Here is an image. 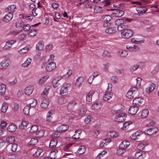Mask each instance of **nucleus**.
Here are the masks:
<instances>
[{
    "mask_svg": "<svg viewBox=\"0 0 159 159\" xmlns=\"http://www.w3.org/2000/svg\"><path fill=\"white\" fill-rule=\"evenodd\" d=\"M133 34V32L130 29L125 30L121 33L122 38L126 39H129L132 36Z\"/></svg>",
    "mask_w": 159,
    "mask_h": 159,
    "instance_id": "obj_1",
    "label": "nucleus"
},
{
    "mask_svg": "<svg viewBox=\"0 0 159 159\" xmlns=\"http://www.w3.org/2000/svg\"><path fill=\"white\" fill-rule=\"evenodd\" d=\"M70 85L69 84H64L60 90V94L62 96L66 95L68 93V88H70Z\"/></svg>",
    "mask_w": 159,
    "mask_h": 159,
    "instance_id": "obj_2",
    "label": "nucleus"
},
{
    "mask_svg": "<svg viewBox=\"0 0 159 159\" xmlns=\"http://www.w3.org/2000/svg\"><path fill=\"white\" fill-rule=\"evenodd\" d=\"M10 61L8 59L3 60L0 64V69H6L9 65Z\"/></svg>",
    "mask_w": 159,
    "mask_h": 159,
    "instance_id": "obj_3",
    "label": "nucleus"
},
{
    "mask_svg": "<svg viewBox=\"0 0 159 159\" xmlns=\"http://www.w3.org/2000/svg\"><path fill=\"white\" fill-rule=\"evenodd\" d=\"M56 67V64L53 62L49 63L46 67V70L48 72H51L54 70Z\"/></svg>",
    "mask_w": 159,
    "mask_h": 159,
    "instance_id": "obj_4",
    "label": "nucleus"
},
{
    "mask_svg": "<svg viewBox=\"0 0 159 159\" xmlns=\"http://www.w3.org/2000/svg\"><path fill=\"white\" fill-rule=\"evenodd\" d=\"M126 117L124 114H120L116 116L115 120L117 122H122L125 120Z\"/></svg>",
    "mask_w": 159,
    "mask_h": 159,
    "instance_id": "obj_5",
    "label": "nucleus"
},
{
    "mask_svg": "<svg viewBox=\"0 0 159 159\" xmlns=\"http://www.w3.org/2000/svg\"><path fill=\"white\" fill-rule=\"evenodd\" d=\"M146 156L145 152L138 151L135 154V157L137 159H143Z\"/></svg>",
    "mask_w": 159,
    "mask_h": 159,
    "instance_id": "obj_6",
    "label": "nucleus"
},
{
    "mask_svg": "<svg viewBox=\"0 0 159 159\" xmlns=\"http://www.w3.org/2000/svg\"><path fill=\"white\" fill-rule=\"evenodd\" d=\"M139 109L138 107L135 106H131L129 109L128 112L131 115H135Z\"/></svg>",
    "mask_w": 159,
    "mask_h": 159,
    "instance_id": "obj_7",
    "label": "nucleus"
},
{
    "mask_svg": "<svg viewBox=\"0 0 159 159\" xmlns=\"http://www.w3.org/2000/svg\"><path fill=\"white\" fill-rule=\"evenodd\" d=\"M143 134V132L141 131H137L132 134L130 138L132 139L137 140L139 139L140 135Z\"/></svg>",
    "mask_w": 159,
    "mask_h": 159,
    "instance_id": "obj_8",
    "label": "nucleus"
},
{
    "mask_svg": "<svg viewBox=\"0 0 159 159\" xmlns=\"http://www.w3.org/2000/svg\"><path fill=\"white\" fill-rule=\"evenodd\" d=\"M13 14L11 13H8L6 14L3 18V21L6 23L9 22L12 19Z\"/></svg>",
    "mask_w": 159,
    "mask_h": 159,
    "instance_id": "obj_9",
    "label": "nucleus"
},
{
    "mask_svg": "<svg viewBox=\"0 0 159 159\" xmlns=\"http://www.w3.org/2000/svg\"><path fill=\"white\" fill-rule=\"evenodd\" d=\"M143 101V99L141 97L136 98L133 100V104L134 106L138 107V106L140 105L141 103Z\"/></svg>",
    "mask_w": 159,
    "mask_h": 159,
    "instance_id": "obj_10",
    "label": "nucleus"
},
{
    "mask_svg": "<svg viewBox=\"0 0 159 159\" xmlns=\"http://www.w3.org/2000/svg\"><path fill=\"white\" fill-rule=\"evenodd\" d=\"M125 21L123 24H122L120 25L119 26H117V30L119 31H124L125 30H128V25H126L125 23Z\"/></svg>",
    "mask_w": 159,
    "mask_h": 159,
    "instance_id": "obj_11",
    "label": "nucleus"
},
{
    "mask_svg": "<svg viewBox=\"0 0 159 159\" xmlns=\"http://www.w3.org/2000/svg\"><path fill=\"white\" fill-rule=\"evenodd\" d=\"M68 128L67 125H62L59 126L57 129V131L59 132H64L67 130Z\"/></svg>",
    "mask_w": 159,
    "mask_h": 159,
    "instance_id": "obj_12",
    "label": "nucleus"
},
{
    "mask_svg": "<svg viewBox=\"0 0 159 159\" xmlns=\"http://www.w3.org/2000/svg\"><path fill=\"white\" fill-rule=\"evenodd\" d=\"M130 145V143L128 141L124 140L122 141L119 145V148L121 149H125Z\"/></svg>",
    "mask_w": 159,
    "mask_h": 159,
    "instance_id": "obj_13",
    "label": "nucleus"
},
{
    "mask_svg": "<svg viewBox=\"0 0 159 159\" xmlns=\"http://www.w3.org/2000/svg\"><path fill=\"white\" fill-rule=\"evenodd\" d=\"M112 96V93L106 91L105 93L103 96V99L105 101H107L111 98Z\"/></svg>",
    "mask_w": 159,
    "mask_h": 159,
    "instance_id": "obj_14",
    "label": "nucleus"
},
{
    "mask_svg": "<svg viewBox=\"0 0 159 159\" xmlns=\"http://www.w3.org/2000/svg\"><path fill=\"white\" fill-rule=\"evenodd\" d=\"M156 129L154 127H152L149 129H147L144 131V132L149 135H152L154 133H156Z\"/></svg>",
    "mask_w": 159,
    "mask_h": 159,
    "instance_id": "obj_15",
    "label": "nucleus"
},
{
    "mask_svg": "<svg viewBox=\"0 0 159 159\" xmlns=\"http://www.w3.org/2000/svg\"><path fill=\"white\" fill-rule=\"evenodd\" d=\"M108 137L111 138H115L118 137L119 136L118 133L114 131H111L108 133Z\"/></svg>",
    "mask_w": 159,
    "mask_h": 159,
    "instance_id": "obj_16",
    "label": "nucleus"
},
{
    "mask_svg": "<svg viewBox=\"0 0 159 159\" xmlns=\"http://www.w3.org/2000/svg\"><path fill=\"white\" fill-rule=\"evenodd\" d=\"M126 48L127 50L130 52L136 51L139 49V47L135 45H134L133 47L127 45Z\"/></svg>",
    "mask_w": 159,
    "mask_h": 159,
    "instance_id": "obj_17",
    "label": "nucleus"
},
{
    "mask_svg": "<svg viewBox=\"0 0 159 159\" xmlns=\"http://www.w3.org/2000/svg\"><path fill=\"white\" fill-rule=\"evenodd\" d=\"M33 91V88L31 86L27 87L25 89V93L27 95H30L32 93Z\"/></svg>",
    "mask_w": 159,
    "mask_h": 159,
    "instance_id": "obj_18",
    "label": "nucleus"
},
{
    "mask_svg": "<svg viewBox=\"0 0 159 159\" xmlns=\"http://www.w3.org/2000/svg\"><path fill=\"white\" fill-rule=\"evenodd\" d=\"M16 42V40H8L6 43L4 48L7 49H9L11 47L12 45Z\"/></svg>",
    "mask_w": 159,
    "mask_h": 159,
    "instance_id": "obj_19",
    "label": "nucleus"
},
{
    "mask_svg": "<svg viewBox=\"0 0 159 159\" xmlns=\"http://www.w3.org/2000/svg\"><path fill=\"white\" fill-rule=\"evenodd\" d=\"M125 12L122 10H119L116 13H112V15L113 16L116 17H120L122 16L124 14Z\"/></svg>",
    "mask_w": 159,
    "mask_h": 159,
    "instance_id": "obj_20",
    "label": "nucleus"
},
{
    "mask_svg": "<svg viewBox=\"0 0 159 159\" xmlns=\"http://www.w3.org/2000/svg\"><path fill=\"white\" fill-rule=\"evenodd\" d=\"M49 102L48 101V99H44L43 100L41 104V106L42 108H46L48 107Z\"/></svg>",
    "mask_w": 159,
    "mask_h": 159,
    "instance_id": "obj_21",
    "label": "nucleus"
},
{
    "mask_svg": "<svg viewBox=\"0 0 159 159\" xmlns=\"http://www.w3.org/2000/svg\"><path fill=\"white\" fill-rule=\"evenodd\" d=\"M155 85L154 84L152 83L150 84L146 89V92L147 93H149L152 92L155 89Z\"/></svg>",
    "mask_w": 159,
    "mask_h": 159,
    "instance_id": "obj_22",
    "label": "nucleus"
},
{
    "mask_svg": "<svg viewBox=\"0 0 159 159\" xmlns=\"http://www.w3.org/2000/svg\"><path fill=\"white\" fill-rule=\"evenodd\" d=\"M94 93V91H90L87 95L86 101L88 102H91L92 100V97L93 94Z\"/></svg>",
    "mask_w": 159,
    "mask_h": 159,
    "instance_id": "obj_23",
    "label": "nucleus"
},
{
    "mask_svg": "<svg viewBox=\"0 0 159 159\" xmlns=\"http://www.w3.org/2000/svg\"><path fill=\"white\" fill-rule=\"evenodd\" d=\"M59 80L60 79H58L57 77L53 80L52 81V85L54 88L57 87L60 85V83H58Z\"/></svg>",
    "mask_w": 159,
    "mask_h": 159,
    "instance_id": "obj_24",
    "label": "nucleus"
},
{
    "mask_svg": "<svg viewBox=\"0 0 159 159\" xmlns=\"http://www.w3.org/2000/svg\"><path fill=\"white\" fill-rule=\"evenodd\" d=\"M24 25L23 22L22 21H18L16 24V27L18 29L22 30L23 28Z\"/></svg>",
    "mask_w": 159,
    "mask_h": 159,
    "instance_id": "obj_25",
    "label": "nucleus"
},
{
    "mask_svg": "<svg viewBox=\"0 0 159 159\" xmlns=\"http://www.w3.org/2000/svg\"><path fill=\"white\" fill-rule=\"evenodd\" d=\"M58 152V150L55 149H53L51 150L49 154V157L52 159H54L56 157V153Z\"/></svg>",
    "mask_w": 159,
    "mask_h": 159,
    "instance_id": "obj_26",
    "label": "nucleus"
},
{
    "mask_svg": "<svg viewBox=\"0 0 159 159\" xmlns=\"http://www.w3.org/2000/svg\"><path fill=\"white\" fill-rule=\"evenodd\" d=\"M84 79L83 77H79L77 78L76 80L75 85L79 87L83 82Z\"/></svg>",
    "mask_w": 159,
    "mask_h": 159,
    "instance_id": "obj_27",
    "label": "nucleus"
},
{
    "mask_svg": "<svg viewBox=\"0 0 159 159\" xmlns=\"http://www.w3.org/2000/svg\"><path fill=\"white\" fill-rule=\"evenodd\" d=\"M101 104L99 102H96L92 105L91 108L94 110H98L100 108Z\"/></svg>",
    "mask_w": 159,
    "mask_h": 159,
    "instance_id": "obj_28",
    "label": "nucleus"
},
{
    "mask_svg": "<svg viewBox=\"0 0 159 159\" xmlns=\"http://www.w3.org/2000/svg\"><path fill=\"white\" fill-rule=\"evenodd\" d=\"M16 129V127L14 124H11L7 127V130L11 132H14Z\"/></svg>",
    "mask_w": 159,
    "mask_h": 159,
    "instance_id": "obj_29",
    "label": "nucleus"
},
{
    "mask_svg": "<svg viewBox=\"0 0 159 159\" xmlns=\"http://www.w3.org/2000/svg\"><path fill=\"white\" fill-rule=\"evenodd\" d=\"M32 61V59L29 58H27V60L25 62L22 64V66L24 68L28 67L31 64Z\"/></svg>",
    "mask_w": 159,
    "mask_h": 159,
    "instance_id": "obj_30",
    "label": "nucleus"
},
{
    "mask_svg": "<svg viewBox=\"0 0 159 159\" xmlns=\"http://www.w3.org/2000/svg\"><path fill=\"white\" fill-rule=\"evenodd\" d=\"M76 104V103L75 102H70L67 107V109L70 111H72L73 110L74 106Z\"/></svg>",
    "mask_w": 159,
    "mask_h": 159,
    "instance_id": "obj_31",
    "label": "nucleus"
},
{
    "mask_svg": "<svg viewBox=\"0 0 159 159\" xmlns=\"http://www.w3.org/2000/svg\"><path fill=\"white\" fill-rule=\"evenodd\" d=\"M147 8L144 7H140L136 9L137 12L139 13H144L147 11Z\"/></svg>",
    "mask_w": 159,
    "mask_h": 159,
    "instance_id": "obj_32",
    "label": "nucleus"
},
{
    "mask_svg": "<svg viewBox=\"0 0 159 159\" xmlns=\"http://www.w3.org/2000/svg\"><path fill=\"white\" fill-rule=\"evenodd\" d=\"M6 142L9 144H11L15 142V139L14 137L10 136L6 138Z\"/></svg>",
    "mask_w": 159,
    "mask_h": 159,
    "instance_id": "obj_33",
    "label": "nucleus"
},
{
    "mask_svg": "<svg viewBox=\"0 0 159 159\" xmlns=\"http://www.w3.org/2000/svg\"><path fill=\"white\" fill-rule=\"evenodd\" d=\"M67 102V99L64 97H61L58 99V103L61 105L66 103Z\"/></svg>",
    "mask_w": 159,
    "mask_h": 159,
    "instance_id": "obj_34",
    "label": "nucleus"
},
{
    "mask_svg": "<svg viewBox=\"0 0 159 159\" xmlns=\"http://www.w3.org/2000/svg\"><path fill=\"white\" fill-rule=\"evenodd\" d=\"M48 78L49 76L48 75H45L42 77L39 80V84H41L44 83Z\"/></svg>",
    "mask_w": 159,
    "mask_h": 159,
    "instance_id": "obj_35",
    "label": "nucleus"
},
{
    "mask_svg": "<svg viewBox=\"0 0 159 159\" xmlns=\"http://www.w3.org/2000/svg\"><path fill=\"white\" fill-rule=\"evenodd\" d=\"M6 88L5 85L2 84L0 85V94L3 95L6 91Z\"/></svg>",
    "mask_w": 159,
    "mask_h": 159,
    "instance_id": "obj_36",
    "label": "nucleus"
},
{
    "mask_svg": "<svg viewBox=\"0 0 159 159\" xmlns=\"http://www.w3.org/2000/svg\"><path fill=\"white\" fill-rule=\"evenodd\" d=\"M44 47L43 42V41H41L39 42L36 45V48L37 50H41Z\"/></svg>",
    "mask_w": 159,
    "mask_h": 159,
    "instance_id": "obj_37",
    "label": "nucleus"
},
{
    "mask_svg": "<svg viewBox=\"0 0 159 159\" xmlns=\"http://www.w3.org/2000/svg\"><path fill=\"white\" fill-rule=\"evenodd\" d=\"M16 7L14 5H11L8 7L6 8V10L8 11V13H12L15 11V9Z\"/></svg>",
    "mask_w": 159,
    "mask_h": 159,
    "instance_id": "obj_38",
    "label": "nucleus"
},
{
    "mask_svg": "<svg viewBox=\"0 0 159 159\" xmlns=\"http://www.w3.org/2000/svg\"><path fill=\"white\" fill-rule=\"evenodd\" d=\"M58 141L57 139H52L50 142L49 146L51 148L55 147L57 144Z\"/></svg>",
    "mask_w": 159,
    "mask_h": 159,
    "instance_id": "obj_39",
    "label": "nucleus"
},
{
    "mask_svg": "<svg viewBox=\"0 0 159 159\" xmlns=\"http://www.w3.org/2000/svg\"><path fill=\"white\" fill-rule=\"evenodd\" d=\"M81 132V130L80 129L76 130L75 132V134L72 136V138L75 139H79Z\"/></svg>",
    "mask_w": 159,
    "mask_h": 159,
    "instance_id": "obj_40",
    "label": "nucleus"
},
{
    "mask_svg": "<svg viewBox=\"0 0 159 159\" xmlns=\"http://www.w3.org/2000/svg\"><path fill=\"white\" fill-rule=\"evenodd\" d=\"M149 113V111L148 109H145L142 111L141 116L142 118H145L146 117Z\"/></svg>",
    "mask_w": 159,
    "mask_h": 159,
    "instance_id": "obj_41",
    "label": "nucleus"
},
{
    "mask_svg": "<svg viewBox=\"0 0 159 159\" xmlns=\"http://www.w3.org/2000/svg\"><path fill=\"white\" fill-rule=\"evenodd\" d=\"M116 31V29L114 28H107L105 30V32L107 34H112L114 33Z\"/></svg>",
    "mask_w": 159,
    "mask_h": 159,
    "instance_id": "obj_42",
    "label": "nucleus"
},
{
    "mask_svg": "<svg viewBox=\"0 0 159 159\" xmlns=\"http://www.w3.org/2000/svg\"><path fill=\"white\" fill-rule=\"evenodd\" d=\"M28 123L26 121H23L21 124L19 125V127L20 129H23L26 127Z\"/></svg>",
    "mask_w": 159,
    "mask_h": 159,
    "instance_id": "obj_43",
    "label": "nucleus"
},
{
    "mask_svg": "<svg viewBox=\"0 0 159 159\" xmlns=\"http://www.w3.org/2000/svg\"><path fill=\"white\" fill-rule=\"evenodd\" d=\"M30 108V105H26L23 109L24 114L26 115H28L29 114V110Z\"/></svg>",
    "mask_w": 159,
    "mask_h": 159,
    "instance_id": "obj_44",
    "label": "nucleus"
},
{
    "mask_svg": "<svg viewBox=\"0 0 159 159\" xmlns=\"http://www.w3.org/2000/svg\"><path fill=\"white\" fill-rule=\"evenodd\" d=\"M86 150V148L84 146H81L79 148L78 150V152L80 154H82L84 153Z\"/></svg>",
    "mask_w": 159,
    "mask_h": 159,
    "instance_id": "obj_45",
    "label": "nucleus"
},
{
    "mask_svg": "<svg viewBox=\"0 0 159 159\" xmlns=\"http://www.w3.org/2000/svg\"><path fill=\"white\" fill-rule=\"evenodd\" d=\"M112 18L111 16L106 15L103 16V21L104 22H107L108 23V22L110 21Z\"/></svg>",
    "mask_w": 159,
    "mask_h": 159,
    "instance_id": "obj_46",
    "label": "nucleus"
},
{
    "mask_svg": "<svg viewBox=\"0 0 159 159\" xmlns=\"http://www.w3.org/2000/svg\"><path fill=\"white\" fill-rule=\"evenodd\" d=\"M8 108V106L7 104L6 103H4L2 105L1 110L3 112L5 113L6 112Z\"/></svg>",
    "mask_w": 159,
    "mask_h": 159,
    "instance_id": "obj_47",
    "label": "nucleus"
},
{
    "mask_svg": "<svg viewBox=\"0 0 159 159\" xmlns=\"http://www.w3.org/2000/svg\"><path fill=\"white\" fill-rule=\"evenodd\" d=\"M135 95L134 93L133 92L130 91V90L128 92L126 93V96L129 98H133Z\"/></svg>",
    "mask_w": 159,
    "mask_h": 159,
    "instance_id": "obj_48",
    "label": "nucleus"
},
{
    "mask_svg": "<svg viewBox=\"0 0 159 159\" xmlns=\"http://www.w3.org/2000/svg\"><path fill=\"white\" fill-rule=\"evenodd\" d=\"M29 50V48L28 47H26L18 50V52L20 54H23L27 52Z\"/></svg>",
    "mask_w": 159,
    "mask_h": 159,
    "instance_id": "obj_49",
    "label": "nucleus"
},
{
    "mask_svg": "<svg viewBox=\"0 0 159 159\" xmlns=\"http://www.w3.org/2000/svg\"><path fill=\"white\" fill-rule=\"evenodd\" d=\"M38 143V140L37 139L35 138H32L31 139V140L29 143V144L30 145L34 146Z\"/></svg>",
    "mask_w": 159,
    "mask_h": 159,
    "instance_id": "obj_50",
    "label": "nucleus"
},
{
    "mask_svg": "<svg viewBox=\"0 0 159 159\" xmlns=\"http://www.w3.org/2000/svg\"><path fill=\"white\" fill-rule=\"evenodd\" d=\"M43 150L41 149H37V151L33 154V155L35 157H39L42 152Z\"/></svg>",
    "mask_w": 159,
    "mask_h": 159,
    "instance_id": "obj_51",
    "label": "nucleus"
},
{
    "mask_svg": "<svg viewBox=\"0 0 159 159\" xmlns=\"http://www.w3.org/2000/svg\"><path fill=\"white\" fill-rule=\"evenodd\" d=\"M93 117L91 116H87L84 119V122L86 124H88L92 121Z\"/></svg>",
    "mask_w": 159,
    "mask_h": 159,
    "instance_id": "obj_52",
    "label": "nucleus"
},
{
    "mask_svg": "<svg viewBox=\"0 0 159 159\" xmlns=\"http://www.w3.org/2000/svg\"><path fill=\"white\" fill-rule=\"evenodd\" d=\"M124 22L123 20L122 19H119L116 20L115 21V24L117 26H119L122 24H123Z\"/></svg>",
    "mask_w": 159,
    "mask_h": 159,
    "instance_id": "obj_53",
    "label": "nucleus"
},
{
    "mask_svg": "<svg viewBox=\"0 0 159 159\" xmlns=\"http://www.w3.org/2000/svg\"><path fill=\"white\" fill-rule=\"evenodd\" d=\"M38 129V126L36 125H34L31 127L30 131L31 132H34L36 131Z\"/></svg>",
    "mask_w": 159,
    "mask_h": 159,
    "instance_id": "obj_54",
    "label": "nucleus"
},
{
    "mask_svg": "<svg viewBox=\"0 0 159 159\" xmlns=\"http://www.w3.org/2000/svg\"><path fill=\"white\" fill-rule=\"evenodd\" d=\"M145 146L146 145L144 143H140L138 145L137 148L138 149L141 150H143Z\"/></svg>",
    "mask_w": 159,
    "mask_h": 159,
    "instance_id": "obj_55",
    "label": "nucleus"
},
{
    "mask_svg": "<svg viewBox=\"0 0 159 159\" xmlns=\"http://www.w3.org/2000/svg\"><path fill=\"white\" fill-rule=\"evenodd\" d=\"M128 52L126 50H122L120 54V56L122 57H125L128 55Z\"/></svg>",
    "mask_w": 159,
    "mask_h": 159,
    "instance_id": "obj_56",
    "label": "nucleus"
},
{
    "mask_svg": "<svg viewBox=\"0 0 159 159\" xmlns=\"http://www.w3.org/2000/svg\"><path fill=\"white\" fill-rule=\"evenodd\" d=\"M60 133L58 132L57 131L54 132L52 134V137L56 139L58 138L60 135Z\"/></svg>",
    "mask_w": 159,
    "mask_h": 159,
    "instance_id": "obj_57",
    "label": "nucleus"
},
{
    "mask_svg": "<svg viewBox=\"0 0 159 159\" xmlns=\"http://www.w3.org/2000/svg\"><path fill=\"white\" fill-rule=\"evenodd\" d=\"M102 10V7H96L94 8V12L95 13H100Z\"/></svg>",
    "mask_w": 159,
    "mask_h": 159,
    "instance_id": "obj_58",
    "label": "nucleus"
},
{
    "mask_svg": "<svg viewBox=\"0 0 159 159\" xmlns=\"http://www.w3.org/2000/svg\"><path fill=\"white\" fill-rule=\"evenodd\" d=\"M121 148H120L118 149L116 151V153L119 155H121L123 154L125 152V149H121Z\"/></svg>",
    "mask_w": 159,
    "mask_h": 159,
    "instance_id": "obj_59",
    "label": "nucleus"
},
{
    "mask_svg": "<svg viewBox=\"0 0 159 159\" xmlns=\"http://www.w3.org/2000/svg\"><path fill=\"white\" fill-rule=\"evenodd\" d=\"M18 145L17 144L15 143H12L11 145V150L13 152H15L16 151Z\"/></svg>",
    "mask_w": 159,
    "mask_h": 159,
    "instance_id": "obj_60",
    "label": "nucleus"
},
{
    "mask_svg": "<svg viewBox=\"0 0 159 159\" xmlns=\"http://www.w3.org/2000/svg\"><path fill=\"white\" fill-rule=\"evenodd\" d=\"M102 56L103 57H111V54L110 53L107 51L104 50Z\"/></svg>",
    "mask_w": 159,
    "mask_h": 159,
    "instance_id": "obj_61",
    "label": "nucleus"
},
{
    "mask_svg": "<svg viewBox=\"0 0 159 159\" xmlns=\"http://www.w3.org/2000/svg\"><path fill=\"white\" fill-rule=\"evenodd\" d=\"M44 134V132L43 130H40L36 133V134L38 137H41L43 136Z\"/></svg>",
    "mask_w": 159,
    "mask_h": 159,
    "instance_id": "obj_62",
    "label": "nucleus"
},
{
    "mask_svg": "<svg viewBox=\"0 0 159 159\" xmlns=\"http://www.w3.org/2000/svg\"><path fill=\"white\" fill-rule=\"evenodd\" d=\"M32 101L33 102L31 103H30L28 105H30V107H35L37 104V101L34 99H33Z\"/></svg>",
    "mask_w": 159,
    "mask_h": 159,
    "instance_id": "obj_63",
    "label": "nucleus"
},
{
    "mask_svg": "<svg viewBox=\"0 0 159 159\" xmlns=\"http://www.w3.org/2000/svg\"><path fill=\"white\" fill-rule=\"evenodd\" d=\"M139 67L138 65H136L134 66H132L130 69V71L131 72H133L136 70Z\"/></svg>",
    "mask_w": 159,
    "mask_h": 159,
    "instance_id": "obj_64",
    "label": "nucleus"
}]
</instances>
